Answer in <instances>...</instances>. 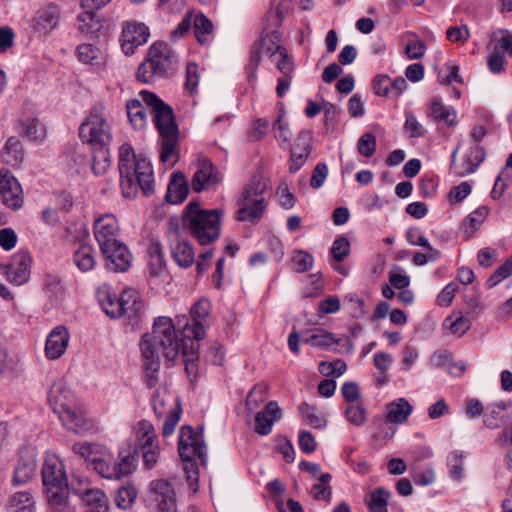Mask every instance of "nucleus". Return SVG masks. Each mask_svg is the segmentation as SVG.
<instances>
[{"instance_id":"23","label":"nucleus","mask_w":512,"mask_h":512,"mask_svg":"<svg viewBox=\"0 0 512 512\" xmlns=\"http://www.w3.org/2000/svg\"><path fill=\"white\" fill-rule=\"evenodd\" d=\"M102 254L106 267L113 272H125L132 264V255L122 242L110 245L108 251Z\"/></svg>"},{"instance_id":"7","label":"nucleus","mask_w":512,"mask_h":512,"mask_svg":"<svg viewBox=\"0 0 512 512\" xmlns=\"http://www.w3.org/2000/svg\"><path fill=\"white\" fill-rule=\"evenodd\" d=\"M42 482L53 512H73L68 503V482L64 465L53 453H47L45 456Z\"/></svg>"},{"instance_id":"5","label":"nucleus","mask_w":512,"mask_h":512,"mask_svg":"<svg viewBox=\"0 0 512 512\" xmlns=\"http://www.w3.org/2000/svg\"><path fill=\"white\" fill-rule=\"evenodd\" d=\"M48 401L66 429L83 434L92 428L91 421L64 381L53 383L48 393Z\"/></svg>"},{"instance_id":"61","label":"nucleus","mask_w":512,"mask_h":512,"mask_svg":"<svg viewBox=\"0 0 512 512\" xmlns=\"http://www.w3.org/2000/svg\"><path fill=\"white\" fill-rule=\"evenodd\" d=\"M199 83V68L195 63H189L186 67V89L193 94Z\"/></svg>"},{"instance_id":"31","label":"nucleus","mask_w":512,"mask_h":512,"mask_svg":"<svg viewBox=\"0 0 512 512\" xmlns=\"http://www.w3.org/2000/svg\"><path fill=\"white\" fill-rule=\"evenodd\" d=\"M60 11L56 6H48L33 19V28L42 33H49L59 23Z\"/></svg>"},{"instance_id":"22","label":"nucleus","mask_w":512,"mask_h":512,"mask_svg":"<svg viewBox=\"0 0 512 512\" xmlns=\"http://www.w3.org/2000/svg\"><path fill=\"white\" fill-rule=\"evenodd\" d=\"M222 177L219 171L208 159L198 161L197 170L194 173L191 186L196 192L208 190L221 181Z\"/></svg>"},{"instance_id":"40","label":"nucleus","mask_w":512,"mask_h":512,"mask_svg":"<svg viewBox=\"0 0 512 512\" xmlns=\"http://www.w3.org/2000/svg\"><path fill=\"white\" fill-rule=\"evenodd\" d=\"M3 161L11 166H17L24 160V150L21 142L16 137H10L4 147L2 153Z\"/></svg>"},{"instance_id":"63","label":"nucleus","mask_w":512,"mask_h":512,"mask_svg":"<svg viewBox=\"0 0 512 512\" xmlns=\"http://www.w3.org/2000/svg\"><path fill=\"white\" fill-rule=\"evenodd\" d=\"M328 176V167L325 163H318L313 169L310 185L314 189L320 188Z\"/></svg>"},{"instance_id":"50","label":"nucleus","mask_w":512,"mask_h":512,"mask_svg":"<svg viewBox=\"0 0 512 512\" xmlns=\"http://www.w3.org/2000/svg\"><path fill=\"white\" fill-rule=\"evenodd\" d=\"M267 387L264 384L255 385L246 399V407L249 413L254 412L267 398Z\"/></svg>"},{"instance_id":"57","label":"nucleus","mask_w":512,"mask_h":512,"mask_svg":"<svg viewBox=\"0 0 512 512\" xmlns=\"http://www.w3.org/2000/svg\"><path fill=\"white\" fill-rule=\"evenodd\" d=\"M137 497V492L134 487L126 486L118 490L115 502L119 508H129Z\"/></svg>"},{"instance_id":"43","label":"nucleus","mask_w":512,"mask_h":512,"mask_svg":"<svg viewBox=\"0 0 512 512\" xmlns=\"http://www.w3.org/2000/svg\"><path fill=\"white\" fill-rule=\"evenodd\" d=\"M299 412L306 424L310 425L312 428L325 427L326 419L315 406L309 405L308 403H302L299 406Z\"/></svg>"},{"instance_id":"11","label":"nucleus","mask_w":512,"mask_h":512,"mask_svg":"<svg viewBox=\"0 0 512 512\" xmlns=\"http://www.w3.org/2000/svg\"><path fill=\"white\" fill-rule=\"evenodd\" d=\"M268 182L261 177H254L238 199L236 212L238 221H254L260 218L266 208Z\"/></svg>"},{"instance_id":"59","label":"nucleus","mask_w":512,"mask_h":512,"mask_svg":"<svg viewBox=\"0 0 512 512\" xmlns=\"http://www.w3.org/2000/svg\"><path fill=\"white\" fill-rule=\"evenodd\" d=\"M182 409L179 404L175 403L173 409L170 411L165 419L162 434L164 437H168L173 434L177 423L180 420Z\"/></svg>"},{"instance_id":"37","label":"nucleus","mask_w":512,"mask_h":512,"mask_svg":"<svg viewBox=\"0 0 512 512\" xmlns=\"http://www.w3.org/2000/svg\"><path fill=\"white\" fill-rule=\"evenodd\" d=\"M350 252V243L347 238L340 237L336 239L331 247V254L334 262L332 266L338 272L348 275L349 269L344 268L341 264V261L349 255Z\"/></svg>"},{"instance_id":"19","label":"nucleus","mask_w":512,"mask_h":512,"mask_svg":"<svg viewBox=\"0 0 512 512\" xmlns=\"http://www.w3.org/2000/svg\"><path fill=\"white\" fill-rule=\"evenodd\" d=\"M151 501L159 512H176V492L172 484L165 479H156L149 486Z\"/></svg>"},{"instance_id":"14","label":"nucleus","mask_w":512,"mask_h":512,"mask_svg":"<svg viewBox=\"0 0 512 512\" xmlns=\"http://www.w3.org/2000/svg\"><path fill=\"white\" fill-rule=\"evenodd\" d=\"M135 434L144 466L147 469L154 468L160 455V446L153 424L147 420L139 421L135 427Z\"/></svg>"},{"instance_id":"41","label":"nucleus","mask_w":512,"mask_h":512,"mask_svg":"<svg viewBox=\"0 0 512 512\" xmlns=\"http://www.w3.org/2000/svg\"><path fill=\"white\" fill-rule=\"evenodd\" d=\"M34 507V496L28 491L17 492L8 501L10 512H34Z\"/></svg>"},{"instance_id":"28","label":"nucleus","mask_w":512,"mask_h":512,"mask_svg":"<svg viewBox=\"0 0 512 512\" xmlns=\"http://www.w3.org/2000/svg\"><path fill=\"white\" fill-rule=\"evenodd\" d=\"M281 410L275 401L266 405L265 411H258L255 416V431L260 435H268L273 426V422L279 419Z\"/></svg>"},{"instance_id":"8","label":"nucleus","mask_w":512,"mask_h":512,"mask_svg":"<svg viewBox=\"0 0 512 512\" xmlns=\"http://www.w3.org/2000/svg\"><path fill=\"white\" fill-rule=\"evenodd\" d=\"M221 216L220 209L205 210L191 203L185 209L182 223L199 244L209 245L219 238Z\"/></svg>"},{"instance_id":"21","label":"nucleus","mask_w":512,"mask_h":512,"mask_svg":"<svg viewBox=\"0 0 512 512\" xmlns=\"http://www.w3.org/2000/svg\"><path fill=\"white\" fill-rule=\"evenodd\" d=\"M72 489L89 507L90 512H106L108 500L102 490L92 488L89 482L82 480H78V486L72 483Z\"/></svg>"},{"instance_id":"25","label":"nucleus","mask_w":512,"mask_h":512,"mask_svg":"<svg viewBox=\"0 0 512 512\" xmlns=\"http://www.w3.org/2000/svg\"><path fill=\"white\" fill-rule=\"evenodd\" d=\"M312 133L302 131L291 149L289 172L296 173L306 162L311 153Z\"/></svg>"},{"instance_id":"26","label":"nucleus","mask_w":512,"mask_h":512,"mask_svg":"<svg viewBox=\"0 0 512 512\" xmlns=\"http://www.w3.org/2000/svg\"><path fill=\"white\" fill-rule=\"evenodd\" d=\"M70 335L66 327L57 326L47 336L45 355L50 360L60 358L66 351Z\"/></svg>"},{"instance_id":"4","label":"nucleus","mask_w":512,"mask_h":512,"mask_svg":"<svg viewBox=\"0 0 512 512\" xmlns=\"http://www.w3.org/2000/svg\"><path fill=\"white\" fill-rule=\"evenodd\" d=\"M119 173L125 198H133L140 188L144 195L154 191V173L151 162L141 155L136 156L131 145L125 143L119 148Z\"/></svg>"},{"instance_id":"15","label":"nucleus","mask_w":512,"mask_h":512,"mask_svg":"<svg viewBox=\"0 0 512 512\" xmlns=\"http://www.w3.org/2000/svg\"><path fill=\"white\" fill-rule=\"evenodd\" d=\"M95 239L102 253H106L110 245L121 242L118 239L120 227L113 214H104L95 218L93 224Z\"/></svg>"},{"instance_id":"30","label":"nucleus","mask_w":512,"mask_h":512,"mask_svg":"<svg viewBox=\"0 0 512 512\" xmlns=\"http://www.w3.org/2000/svg\"><path fill=\"white\" fill-rule=\"evenodd\" d=\"M188 184L183 173H173L168 185L166 199L169 203L183 202L188 195Z\"/></svg>"},{"instance_id":"16","label":"nucleus","mask_w":512,"mask_h":512,"mask_svg":"<svg viewBox=\"0 0 512 512\" xmlns=\"http://www.w3.org/2000/svg\"><path fill=\"white\" fill-rule=\"evenodd\" d=\"M111 0H81V7L84 12L78 15V30L85 35L99 37L103 23L95 13Z\"/></svg>"},{"instance_id":"46","label":"nucleus","mask_w":512,"mask_h":512,"mask_svg":"<svg viewBox=\"0 0 512 512\" xmlns=\"http://www.w3.org/2000/svg\"><path fill=\"white\" fill-rule=\"evenodd\" d=\"M443 326L452 334L462 336L470 329L471 322L461 313H458L446 317L443 322Z\"/></svg>"},{"instance_id":"18","label":"nucleus","mask_w":512,"mask_h":512,"mask_svg":"<svg viewBox=\"0 0 512 512\" xmlns=\"http://www.w3.org/2000/svg\"><path fill=\"white\" fill-rule=\"evenodd\" d=\"M0 198L2 203L12 210H19L24 204L22 186L7 169L0 170Z\"/></svg>"},{"instance_id":"49","label":"nucleus","mask_w":512,"mask_h":512,"mask_svg":"<svg viewBox=\"0 0 512 512\" xmlns=\"http://www.w3.org/2000/svg\"><path fill=\"white\" fill-rule=\"evenodd\" d=\"M21 133L32 141H41L46 136V130L37 119H29L22 123Z\"/></svg>"},{"instance_id":"34","label":"nucleus","mask_w":512,"mask_h":512,"mask_svg":"<svg viewBox=\"0 0 512 512\" xmlns=\"http://www.w3.org/2000/svg\"><path fill=\"white\" fill-rule=\"evenodd\" d=\"M174 261L182 268L190 267L195 261V254L191 244L184 240H177L171 246Z\"/></svg>"},{"instance_id":"1","label":"nucleus","mask_w":512,"mask_h":512,"mask_svg":"<svg viewBox=\"0 0 512 512\" xmlns=\"http://www.w3.org/2000/svg\"><path fill=\"white\" fill-rule=\"evenodd\" d=\"M145 370V381L149 388L158 381L160 357L167 361L175 360L182 349L185 369L189 376H196L198 360V344L195 341L178 338L175 324L170 317L159 316L154 320L152 334H145L140 342Z\"/></svg>"},{"instance_id":"10","label":"nucleus","mask_w":512,"mask_h":512,"mask_svg":"<svg viewBox=\"0 0 512 512\" xmlns=\"http://www.w3.org/2000/svg\"><path fill=\"white\" fill-rule=\"evenodd\" d=\"M178 451L183 461V468L187 474V479L192 486L197 482V466L198 458L203 465L206 464V446L203 441L202 430L194 432L191 426H183L180 430L178 440Z\"/></svg>"},{"instance_id":"33","label":"nucleus","mask_w":512,"mask_h":512,"mask_svg":"<svg viewBox=\"0 0 512 512\" xmlns=\"http://www.w3.org/2000/svg\"><path fill=\"white\" fill-rule=\"evenodd\" d=\"M412 406L404 398H399L386 406V418L389 422L401 424L412 413Z\"/></svg>"},{"instance_id":"17","label":"nucleus","mask_w":512,"mask_h":512,"mask_svg":"<svg viewBox=\"0 0 512 512\" xmlns=\"http://www.w3.org/2000/svg\"><path fill=\"white\" fill-rule=\"evenodd\" d=\"M31 263L32 257L30 254L20 251L13 255L10 263L0 264V274L5 275L13 285H23L30 279Z\"/></svg>"},{"instance_id":"47","label":"nucleus","mask_w":512,"mask_h":512,"mask_svg":"<svg viewBox=\"0 0 512 512\" xmlns=\"http://www.w3.org/2000/svg\"><path fill=\"white\" fill-rule=\"evenodd\" d=\"M148 255V267L150 275L155 277L161 276L165 272L166 268L160 246L158 244L151 245L148 250Z\"/></svg>"},{"instance_id":"9","label":"nucleus","mask_w":512,"mask_h":512,"mask_svg":"<svg viewBox=\"0 0 512 512\" xmlns=\"http://www.w3.org/2000/svg\"><path fill=\"white\" fill-rule=\"evenodd\" d=\"M177 56L164 42L152 44L147 52V57L137 70V79L149 84L157 77H163L173 70L177 63Z\"/></svg>"},{"instance_id":"44","label":"nucleus","mask_w":512,"mask_h":512,"mask_svg":"<svg viewBox=\"0 0 512 512\" xmlns=\"http://www.w3.org/2000/svg\"><path fill=\"white\" fill-rule=\"evenodd\" d=\"M93 151L92 170L95 175H103L110 167L109 146L91 148Z\"/></svg>"},{"instance_id":"64","label":"nucleus","mask_w":512,"mask_h":512,"mask_svg":"<svg viewBox=\"0 0 512 512\" xmlns=\"http://www.w3.org/2000/svg\"><path fill=\"white\" fill-rule=\"evenodd\" d=\"M457 290H458L457 284H455V283L447 284L437 296L438 305H440L442 307L449 306L452 303Z\"/></svg>"},{"instance_id":"12","label":"nucleus","mask_w":512,"mask_h":512,"mask_svg":"<svg viewBox=\"0 0 512 512\" xmlns=\"http://www.w3.org/2000/svg\"><path fill=\"white\" fill-rule=\"evenodd\" d=\"M79 137L91 148L110 146L112 127L102 108L91 110L79 128Z\"/></svg>"},{"instance_id":"56","label":"nucleus","mask_w":512,"mask_h":512,"mask_svg":"<svg viewBox=\"0 0 512 512\" xmlns=\"http://www.w3.org/2000/svg\"><path fill=\"white\" fill-rule=\"evenodd\" d=\"M512 274V255L488 278L487 286L495 287L502 280Z\"/></svg>"},{"instance_id":"45","label":"nucleus","mask_w":512,"mask_h":512,"mask_svg":"<svg viewBox=\"0 0 512 512\" xmlns=\"http://www.w3.org/2000/svg\"><path fill=\"white\" fill-rule=\"evenodd\" d=\"M390 492L384 488H376L367 498L366 504L370 512H388L387 504Z\"/></svg>"},{"instance_id":"20","label":"nucleus","mask_w":512,"mask_h":512,"mask_svg":"<svg viewBox=\"0 0 512 512\" xmlns=\"http://www.w3.org/2000/svg\"><path fill=\"white\" fill-rule=\"evenodd\" d=\"M149 36V28L144 23L135 21L124 23L120 38L122 51L127 56L133 55L137 47L148 41Z\"/></svg>"},{"instance_id":"48","label":"nucleus","mask_w":512,"mask_h":512,"mask_svg":"<svg viewBox=\"0 0 512 512\" xmlns=\"http://www.w3.org/2000/svg\"><path fill=\"white\" fill-rule=\"evenodd\" d=\"M332 476L330 473L321 474L319 482L314 484L311 488V495L315 500H324L330 502L332 497V488L329 485Z\"/></svg>"},{"instance_id":"58","label":"nucleus","mask_w":512,"mask_h":512,"mask_svg":"<svg viewBox=\"0 0 512 512\" xmlns=\"http://www.w3.org/2000/svg\"><path fill=\"white\" fill-rule=\"evenodd\" d=\"M102 309L110 318H118L123 316V306L120 303V297L107 296L106 300L101 302Z\"/></svg>"},{"instance_id":"24","label":"nucleus","mask_w":512,"mask_h":512,"mask_svg":"<svg viewBox=\"0 0 512 512\" xmlns=\"http://www.w3.org/2000/svg\"><path fill=\"white\" fill-rule=\"evenodd\" d=\"M459 149L460 147L458 145L451 155V167L454 170V173L458 176H465L473 173L485 159L484 149L481 146H475L468 150L463 163L458 166L455 164V161Z\"/></svg>"},{"instance_id":"38","label":"nucleus","mask_w":512,"mask_h":512,"mask_svg":"<svg viewBox=\"0 0 512 512\" xmlns=\"http://www.w3.org/2000/svg\"><path fill=\"white\" fill-rule=\"evenodd\" d=\"M77 56L79 61L92 66H101L105 62L103 52L95 45L84 43L78 46Z\"/></svg>"},{"instance_id":"42","label":"nucleus","mask_w":512,"mask_h":512,"mask_svg":"<svg viewBox=\"0 0 512 512\" xmlns=\"http://www.w3.org/2000/svg\"><path fill=\"white\" fill-rule=\"evenodd\" d=\"M427 115L437 121H444L448 126H453L456 122L455 111L445 107L437 98H434L428 106Z\"/></svg>"},{"instance_id":"35","label":"nucleus","mask_w":512,"mask_h":512,"mask_svg":"<svg viewBox=\"0 0 512 512\" xmlns=\"http://www.w3.org/2000/svg\"><path fill=\"white\" fill-rule=\"evenodd\" d=\"M489 210L486 206H481L470 213L462 223L461 230L465 239H470L488 216Z\"/></svg>"},{"instance_id":"13","label":"nucleus","mask_w":512,"mask_h":512,"mask_svg":"<svg viewBox=\"0 0 512 512\" xmlns=\"http://www.w3.org/2000/svg\"><path fill=\"white\" fill-rule=\"evenodd\" d=\"M210 309V302L207 299H200L191 307L190 319L186 315L176 316L177 325L182 328L185 340L199 341L205 337Z\"/></svg>"},{"instance_id":"6","label":"nucleus","mask_w":512,"mask_h":512,"mask_svg":"<svg viewBox=\"0 0 512 512\" xmlns=\"http://www.w3.org/2000/svg\"><path fill=\"white\" fill-rule=\"evenodd\" d=\"M267 55L275 63L280 73H288L294 70L292 57L281 44V35L277 31H271L253 43L250 49L249 63L246 66L247 80L253 84L257 80V69L261 61V55Z\"/></svg>"},{"instance_id":"51","label":"nucleus","mask_w":512,"mask_h":512,"mask_svg":"<svg viewBox=\"0 0 512 512\" xmlns=\"http://www.w3.org/2000/svg\"><path fill=\"white\" fill-rule=\"evenodd\" d=\"M212 22L203 14H198L194 19V32L199 43L207 42L208 35L212 32Z\"/></svg>"},{"instance_id":"39","label":"nucleus","mask_w":512,"mask_h":512,"mask_svg":"<svg viewBox=\"0 0 512 512\" xmlns=\"http://www.w3.org/2000/svg\"><path fill=\"white\" fill-rule=\"evenodd\" d=\"M73 262L82 272L92 270L96 264L94 248L88 244L81 245L74 252Z\"/></svg>"},{"instance_id":"27","label":"nucleus","mask_w":512,"mask_h":512,"mask_svg":"<svg viewBox=\"0 0 512 512\" xmlns=\"http://www.w3.org/2000/svg\"><path fill=\"white\" fill-rule=\"evenodd\" d=\"M37 472L35 454L30 450H23L14 471L13 483L20 485L31 480Z\"/></svg>"},{"instance_id":"52","label":"nucleus","mask_w":512,"mask_h":512,"mask_svg":"<svg viewBox=\"0 0 512 512\" xmlns=\"http://www.w3.org/2000/svg\"><path fill=\"white\" fill-rule=\"evenodd\" d=\"M403 129L410 138L424 137L426 133L424 126L417 120L416 116L410 112L405 113Z\"/></svg>"},{"instance_id":"60","label":"nucleus","mask_w":512,"mask_h":512,"mask_svg":"<svg viewBox=\"0 0 512 512\" xmlns=\"http://www.w3.org/2000/svg\"><path fill=\"white\" fill-rule=\"evenodd\" d=\"M294 268L297 272L308 271L313 264V257L305 251H297L293 256Z\"/></svg>"},{"instance_id":"3","label":"nucleus","mask_w":512,"mask_h":512,"mask_svg":"<svg viewBox=\"0 0 512 512\" xmlns=\"http://www.w3.org/2000/svg\"><path fill=\"white\" fill-rule=\"evenodd\" d=\"M72 450L106 479L119 480L136 469V449L130 442L121 445L116 460L106 447L97 443L78 442L73 445Z\"/></svg>"},{"instance_id":"32","label":"nucleus","mask_w":512,"mask_h":512,"mask_svg":"<svg viewBox=\"0 0 512 512\" xmlns=\"http://www.w3.org/2000/svg\"><path fill=\"white\" fill-rule=\"evenodd\" d=\"M338 59L339 63H331L323 70L322 80L325 83H332L343 74L341 65L352 63V45L344 46L338 56Z\"/></svg>"},{"instance_id":"54","label":"nucleus","mask_w":512,"mask_h":512,"mask_svg":"<svg viewBox=\"0 0 512 512\" xmlns=\"http://www.w3.org/2000/svg\"><path fill=\"white\" fill-rule=\"evenodd\" d=\"M450 477L460 480L463 473V454L460 451H452L447 458Z\"/></svg>"},{"instance_id":"62","label":"nucleus","mask_w":512,"mask_h":512,"mask_svg":"<svg viewBox=\"0 0 512 512\" xmlns=\"http://www.w3.org/2000/svg\"><path fill=\"white\" fill-rule=\"evenodd\" d=\"M506 64L504 52L497 48L491 53L488 59V67L492 73H500L504 70Z\"/></svg>"},{"instance_id":"2","label":"nucleus","mask_w":512,"mask_h":512,"mask_svg":"<svg viewBox=\"0 0 512 512\" xmlns=\"http://www.w3.org/2000/svg\"><path fill=\"white\" fill-rule=\"evenodd\" d=\"M147 107L159 132L160 161L173 166L179 160V130L172 108L154 93L143 90L138 99L127 102V116L135 129H143L147 123Z\"/></svg>"},{"instance_id":"29","label":"nucleus","mask_w":512,"mask_h":512,"mask_svg":"<svg viewBox=\"0 0 512 512\" xmlns=\"http://www.w3.org/2000/svg\"><path fill=\"white\" fill-rule=\"evenodd\" d=\"M120 303L123 306V316H127L129 320L138 318L144 308L139 293L131 288L121 293Z\"/></svg>"},{"instance_id":"36","label":"nucleus","mask_w":512,"mask_h":512,"mask_svg":"<svg viewBox=\"0 0 512 512\" xmlns=\"http://www.w3.org/2000/svg\"><path fill=\"white\" fill-rule=\"evenodd\" d=\"M342 339H337L333 334L323 330L316 329L311 332L309 336L306 337L305 342L312 347L318 348H326V349H334L335 351H339L338 346Z\"/></svg>"},{"instance_id":"53","label":"nucleus","mask_w":512,"mask_h":512,"mask_svg":"<svg viewBox=\"0 0 512 512\" xmlns=\"http://www.w3.org/2000/svg\"><path fill=\"white\" fill-rule=\"evenodd\" d=\"M357 151L360 155L370 158L376 152V137L370 132L364 133L357 142Z\"/></svg>"},{"instance_id":"55","label":"nucleus","mask_w":512,"mask_h":512,"mask_svg":"<svg viewBox=\"0 0 512 512\" xmlns=\"http://www.w3.org/2000/svg\"><path fill=\"white\" fill-rule=\"evenodd\" d=\"M172 400V397L165 388L157 389L152 398V406L157 417H162L165 414V406Z\"/></svg>"}]
</instances>
